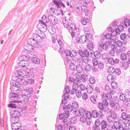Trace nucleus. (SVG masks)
I'll list each match as a JSON object with an SVG mask.
<instances>
[{"label":"nucleus","instance_id":"nucleus-1","mask_svg":"<svg viewBox=\"0 0 130 130\" xmlns=\"http://www.w3.org/2000/svg\"><path fill=\"white\" fill-rule=\"evenodd\" d=\"M111 42L108 41H106L104 44L102 43H99L98 49L101 51L107 50L111 46L112 50H117V48L116 47V45H114L113 44H111Z\"/></svg>","mask_w":130,"mask_h":130},{"label":"nucleus","instance_id":"nucleus-2","mask_svg":"<svg viewBox=\"0 0 130 130\" xmlns=\"http://www.w3.org/2000/svg\"><path fill=\"white\" fill-rule=\"evenodd\" d=\"M53 2L55 7L59 9L61 11V14L62 16L63 15V11L66 10V8L65 5L62 2H60L58 0H54Z\"/></svg>","mask_w":130,"mask_h":130},{"label":"nucleus","instance_id":"nucleus-3","mask_svg":"<svg viewBox=\"0 0 130 130\" xmlns=\"http://www.w3.org/2000/svg\"><path fill=\"white\" fill-rule=\"evenodd\" d=\"M35 98L34 97H31L30 98L28 95H20L18 96L17 97V101L19 103H21L22 102H28L29 100L31 101L30 100H35Z\"/></svg>","mask_w":130,"mask_h":130},{"label":"nucleus","instance_id":"nucleus-4","mask_svg":"<svg viewBox=\"0 0 130 130\" xmlns=\"http://www.w3.org/2000/svg\"><path fill=\"white\" fill-rule=\"evenodd\" d=\"M66 55L68 56H70L75 61H77L76 58V56L77 55V52L75 50H72L70 52L69 50H66L64 52Z\"/></svg>","mask_w":130,"mask_h":130},{"label":"nucleus","instance_id":"nucleus-5","mask_svg":"<svg viewBox=\"0 0 130 130\" xmlns=\"http://www.w3.org/2000/svg\"><path fill=\"white\" fill-rule=\"evenodd\" d=\"M119 98L117 97L113 98L109 101V103L110 106L111 107L117 108V106H119Z\"/></svg>","mask_w":130,"mask_h":130},{"label":"nucleus","instance_id":"nucleus-6","mask_svg":"<svg viewBox=\"0 0 130 130\" xmlns=\"http://www.w3.org/2000/svg\"><path fill=\"white\" fill-rule=\"evenodd\" d=\"M92 15L90 14H87L86 13L84 18H82L81 19V22L82 24L84 25H86L89 23L90 19L91 18Z\"/></svg>","mask_w":130,"mask_h":130},{"label":"nucleus","instance_id":"nucleus-7","mask_svg":"<svg viewBox=\"0 0 130 130\" xmlns=\"http://www.w3.org/2000/svg\"><path fill=\"white\" fill-rule=\"evenodd\" d=\"M86 111L84 108L81 107L79 108L78 112L76 110H74L73 113L76 117H80V116H85Z\"/></svg>","mask_w":130,"mask_h":130},{"label":"nucleus","instance_id":"nucleus-8","mask_svg":"<svg viewBox=\"0 0 130 130\" xmlns=\"http://www.w3.org/2000/svg\"><path fill=\"white\" fill-rule=\"evenodd\" d=\"M28 43H30L33 46L35 47H39V43L37 42L36 40L32 37V38H30L28 41Z\"/></svg>","mask_w":130,"mask_h":130},{"label":"nucleus","instance_id":"nucleus-9","mask_svg":"<svg viewBox=\"0 0 130 130\" xmlns=\"http://www.w3.org/2000/svg\"><path fill=\"white\" fill-rule=\"evenodd\" d=\"M29 63L28 61H22L18 62V65L20 67H21L23 69H27V67L29 66Z\"/></svg>","mask_w":130,"mask_h":130},{"label":"nucleus","instance_id":"nucleus-10","mask_svg":"<svg viewBox=\"0 0 130 130\" xmlns=\"http://www.w3.org/2000/svg\"><path fill=\"white\" fill-rule=\"evenodd\" d=\"M84 63L82 62H79V64L77 65L76 69V71L80 73L84 72Z\"/></svg>","mask_w":130,"mask_h":130},{"label":"nucleus","instance_id":"nucleus-11","mask_svg":"<svg viewBox=\"0 0 130 130\" xmlns=\"http://www.w3.org/2000/svg\"><path fill=\"white\" fill-rule=\"evenodd\" d=\"M88 57L83 56L82 57H80V58H79L78 59H77V61L78 62L81 61V62H82L83 63H85V64L88 63L89 60Z\"/></svg>","mask_w":130,"mask_h":130},{"label":"nucleus","instance_id":"nucleus-12","mask_svg":"<svg viewBox=\"0 0 130 130\" xmlns=\"http://www.w3.org/2000/svg\"><path fill=\"white\" fill-rule=\"evenodd\" d=\"M80 121L82 123H84L85 122H87V124L90 125L91 123V121H90L89 118H88V120H87V118L85 116H82L79 119Z\"/></svg>","mask_w":130,"mask_h":130},{"label":"nucleus","instance_id":"nucleus-13","mask_svg":"<svg viewBox=\"0 0 130 130\" xmlns=\"http://www.w3.org/2000/svg\"><path fill=\"white\" fill-rule=\"evenodd\" d=\"M20 86H11L10 89L12 91L13 93H19L21 91V89L19 88Z\"/></svg>","mask_w":130,"mask_h":130},{"label":"nucleus","instance_id":"nucleus-14","mask_svg":"<svg viewBox=\"0 0 130 130\" xmlns=\"http://www.w3.org/2000/svg\"><path fill=\"white\" fill-rule=\"evenodd\" d=\"M69 112L68 111H65L63 113H62L63 114V117H64L65 119L63 120L62 121L63 123H64L66 124L65 125H66V126H67L68 125L67 124H66L67 123V118L69 117L70 115Z\"/></svg>","mask_w":130,"mask_h":130},{"label":"nucleus","instance_id":"nucleus-15","mask_svg":"<svg viewBox=\"0 0 130 130\" xmlns=\"http://www.w3.org/2000/svg\"><path fill=\"white\" fill-rule=\"evenodd\" d=\"M26 93L25 94V95H28L30 98L31 97H34L32 96V93L33 92V89L32 88H27L26 90Z\"/></svg>","mask_w":130,"mask_h":130},{"label":"nucleus","instance_id":"nucleus-16","mask_svg":"<svg viewBox=\"0 0 130 130\" xmlns=\"http://www.w3.org/2000/svg\"><path fill=\"white\" fill-rule=\"evenodd\" d=\"M17 100L14 101L15 103H10L8 104V106L9 107L12 108H15L19 107L20 105V103H19L17 101Z\"/></svg>","mask_w":130,"mask_h":130},{"label":"nucleus","instance_id":"nucleus-17","mask_svg":"<svg viewBox=\"0 0 130 130\" xmlns=\"http://www.w3.org/2000/svg\"><path fill=\"white\" fill-rule=\"evenodd\" d=\"M17 73L16 74H15L14 77L16 79V80L18 82V80H20L22 79L23 78V76L21 74V72L20 71L19 72L18 71H17Z\"/></svg>","mask_w":130,"mask_h":130},{"label":"nucleus","instance_id":"nucleus-18","mask_svg":"<svg viewBox=\"0 0 130 130\" xmlns=\"http://www.w3.org/2000/svg\"><path fill=\"white\" fill-rule=\"evenodd\" d=\"M32 37L34 38L37 42H41L42 41V39L38 34H32Z\"/></svg>","mask_w":130,"mask_h":130},{"label":"nucleus","instance_id":"nucleus-19","mask_svg":"<svg viewBox=\"0 0 130 130\" xmlns=\"http://www.w3.org/2000/svg\"><path fill=\"white\" fill-rule=\"evenodd\" d=\"M79 33V29L78 27H77L72 31L71 35L72 37H73L75 36V35H78Z\"/></svg>","mask_w":130,"mask_h":130},{"label":"nucleus","instance_id":"nucleus-20","mask_svg":"<svg viewBox=\"0 0 130 130\" xmlns=\"http://www.w3.org/2000/svg\"><path fill=\"white\" fill-rule=\"evenodd\" d=\"M20 61H28L29 60V59L28 57L25 56H19L18 59Z\"/></svg>","mask_w":130,"mask_h":130},{"label":"nucleus","instance_id":"nucleus-21","mask_svg":"<svg viewBox=\"0 0 130 130\" xmlns=\"http://www.w3.org/2000/svg\"><path fill=\"white\" fill-rule=\"evenodd\" d=\"M121 116L122 119L124 120H128L130 118L129 115L127 114L126 112H122Z\"/></svg>","mask_w":130,"mask_h":130},{"label":"nucleus","instance_id":"nucleus-22","mask_svg":"<svg viewBox=\"0 0 130 130\" xmlns=\"http://www.w3.org/2000/svg\"><path fill=\"white\" fill-rule=\"evenodd\" d=\"M84 68V71H86V72L89 71L91 68V66L89 64L87 63L84 64L83 66Z\"/></svg>","mask_w":130,"mask_h":130},{"label":"nucleus","instance_id":"nucleus-23","mask_svg":"<svg viewBox=\"0 0 130 130\" xmlns=\"http://www.w3.org/2000/svg\"><path fill=\"white\" fill-rule=\"evenodd\" d=\"M10 115V120L12 124L17 123L18 122L19 120V118H16L14 116H12Z\"/></svg>","mask_w":130,"mask_h":130},{"label":"nucleus","instance_id":"nucleus-24","mask_svg":"<svg viewBox=\"0 0 130 130\" xmlns=\"http://www.w3.org/2000/svg\"><path fill=\"white\" fill-rule=\"evenodd\" d=\"M107 79L110 82H112L115 80L116 79V76L113 75L111 74H109L107 76Z\"/></svg>","mask_w":130,"mask_h":130},{"label":"nucleus","instance_id":"nucleus-25","mask_svg":"<svg viewBox=\"0 0 130 130\" xmlns=\"http://www.w3.org/2000/svg\"><path fill=\"white\" fill-rule=\"evenodd\" d=\"M72 108L71 109H73V112L74 110V109L76 110V109L78 107V105L77 102L76 101H74L72 102Z\"/></svg>","mask_w":130,"mask_h":130},{"label":"nucleus","instance_id":"nucleus-26","mask_svg":"<svg viewBox=\"0 0 130 130\" xmlns=\"http://www.w3.org/2000/svg\"><path fill=\"white\" fill-rule=\"evenodd\" d=\"M12 113L10 114V115H12V116L16 117V118H18L21 115L20 112L17 110L12 111Z\"/></svg>","mask_w":130,"mask_h":130},{"label":"nucleus","instance_id":"nucleus-27","mask_svg":"<svg viewBox=\"0 0 130 130\" xmlns=\"http://www.w3.org/2000/svg\"><path fill=\"white\" fill-rule=\"evenodd\" d=\"M75 10L77 12H79L82 10H83V11H85V12H87L89 11V10L87 9L84 8V9H83L82 6L80 5L77 7Z\"/></svg>","mask_w":130,"mask_h":130},{"label":"nucleus","instance_id":"nucleus-28","mask_svg":"<svg viewBox=\"0 0 130 130\" xmlns=\"http://www.w3.org/2000/svg\"><path fill=\"white\" fill-rule=\"evenodd\" d=\"M27 79L26 80L23 79H21L18 80V82L19 85L20 84L23 85H26L27 84Z\"/></svg>","mask_w":130,"mask_h":130},{"label":"nucleus","instance_id":"nucleus-29","mask_svg":"<svg viewBox=\"0 0 130 130\" xmlns=\"http://www.w3.org/2000/svg\"><path fill=\"white\" fill-rule=\"evenodd\" d=\"M24 48L25 50L27 51L31 50L33 49V46L30 44V43H28L25 44L24 46Z\"/></svg>","mask_w":130,"mask_h":130},{"label":"nucleus","instance_id":"nucleus-30","mask_svg":"<svg viewBox=\"0 0 130 130\" xmlns=\"http://www.w3.org/2000/svg\"><path fill=\"white\" fill-rule=\"evenodd\" d=\"M123 30V27L121 25H119L118 26V27L115 29V32L116 33H118V34H120V32Z\"/></svg>","mask_w":130,"mask_h":130},{"label":"nucleus","instance_id":"nucleus-31","mask_svg":"<svg viewBox=\"0 0 130 130\" xmlns=\"http://www.w3.org/2000/svg\"><path fill=\"white\" fill-rule=\"evenodd\" d=\"M116 117L110 115L108 116L107 118V121L109 122H113L115 120Z\"/></svg>","mask_w":130,"mask_h":130},{"label":"nucleus","instance_id":"nucleus-32","mask_svg":"<svg viewBox=\"0 0 130 130\" xmlns=\"http://www.w3.org/2000/svg\"><path fill=\"white\" fill-rule=\"evenodd\" d=\"M86 37L85 35H82L80 36V42L82 43H84L86 42L87 40Z\"/></svg>","mask_w":130,"mask_h":130},{"label":"nucleus","instance_id":"nucleus-33","mask_svg":"<svg viewBox=\"0 0 130 130\" xmlns=\"http://www.w3.org/2000/svg\"><path fill=\"white\" fill-rule=\"evenodd\" d=\"M18 124L17 123L12 124L11 125L12 128L13 130H18L20 129V126L19 127L18 125Z\"/></svg>","mask_w":130,"mask_h":130},{"label":"nucleus","instance_id":"nucleus-34","mask_svg":"<svg viewBox=\"0 0 130 130\" xmlns=\"http://www.w3.org/2000/svg\"><path fill=\"white\" fill-rule=\"evenodd\" d=\"M21 73L23 77L28 78L29 75L30 73L25 71H22Z\"/></svg>","mask_w":130,"mask_h":130},{"label":"nucleus","instance_id":"nucleus-35","mask_svg":"<svg viewBox=\"0 0 130 130\" xmlns=\"http://www.w3.org/2000/svg\"><path fill=\"white\" fill-rule=\"evenodd\" d=\"M54 18L55 17L54 16L51 14H49L46 20V22L48 23L52 22V20H54Z\"/></svg>","mask_w":130,"mask_h":130},{"label":"nucleus","instance_id":"nucleus-36","mask_svg":"<svg viewBox=\"0 0 130 130\" xmlns=\"http://www.w3.org/2000/svg\"><path fill=\"white\" fill-rule=\"evenodd\" d=\"M106 123L107 122L104 120H102L101 122V129L103 130L105 129L106 127Z\"/></svg>","mask_w":130,"mask_h":130},{"label":"nucleus","instance_id":"nucleus-37","mask_svg":"<svg viewBox=\"0 0 130 130\" xmlns=\"http://www.w3.org/2000/svg\"><path fill=\"white\" fill-rule=\"evenodd\" d=\"M86 89L87 92L89 93H91L93 91V89L92 87L90 85H88L87 86Z\"/></svg>","mask_w":130,"mask_h":130},{"label":"nucleus","instance_id":"nucleus-38","mask_svg":"<svg viewBox=\"0 0 130 130\" xmlns=\"http://www.w3.org/2000/svg\"><path fill=\"white\" fill-rule=\"evenodd\" d=\"M70 67L71 69L72 70H76L77 65H76L74 63L71 62L70 63Z\"/></svg>","mask_w":130,"mask_h":130},{"label":"nucleus","instance_id":"nucleus-39","mask_svg":"<svg viewBox=\"0 0 130 130\" xmlns=\"http://www.w3.org/2000/svg\"><path fill=\"white\" fill-rule=\"evenodd\" d=\"M125 105L128 107L130 106V98H127L123 102Z\"/></svg>","mask_w":130,"mask_h":130},{"label":"nucleus","instance_id":"nucleus-40","mask_svg":"<svg viewBox=\"0 0 130 130\" xmlns=\"http://www.w3.org/2000/svg\"><path fill=\"white\" fill-rule=\"evenodd\" d=\"M94 55L96 58L99 59L101 55L99 51H96L94 52Z\"/></svg>","mask_w":130,"mask_h":130},{"label":"nucleus","instance_id":"nucleus-41","mask_svg":"<svg viewBox=\"0 0 130 130\" xmlns=\"http://www.w3.org/2000/svg\"><path fill=\"white\" fill-rule=\"evenodd\" d=\"M15 80H12L10 83V85L12 86H19L18 82Z\"/></svg>","mask_w":130,"mask_h":130},{"label":"nucleus","instance_id":"nucleus-42","mask_svg":"<svg viewBox=\"0 0 130 130\" xmlns=\"http://www.w3.org/2000/svg\"><path fill=\"white\" fill-rule=\"evenodd\" d=\"M108 71L109 72L112 74H114L115 69L113 67L111 66L109 67L108 68Z\"/></svg>","mask_w":130,"mask_h":130},{"label":"nucleus","instance_id":"nucleus-43","mask_svg":"<svg viewBox=\"0 0 130 130\" xmlns=\"http://www.w3.org/2000/svg\"><path fill=\"white\" fill-rule=\"evenodd\" d=\"M91 101L94 104L96 103H97V96L96 97L94 96H91L90 98Z\"/></svg>","mask_w":130,"mask_h":130},{"label":"nucleus","instance_id":"nucleus-44","mask_svg":"<svg viewBox=\"0 0 130 130\" xmlns=\"http://www.w3.org/2000/svg\"><path fill=\"white\" fill-rule=\"evenodd\" d=\"M124 23L125 26L126 27L130 25V19L129 20L127 18L125 19L124 20Z\"/></svg>","mask_w":130,"mask_h":130},{"label":"nucleus","instance_id":"nucleus-45","mask_svg":"<svg viewBox=\"0 0 130 130\" xmlns=\"http://www.w3.org/2000/svg\"><path fill=\"white\" fill-rule=\"evenodd\" d=\"M32 60L35 63L38 64L39 63L40 60L39 58L37 57H33L32 58Z\"/></svg>","mask_w":130,"mask_h":130},{"label":"nucleus","instance_id":"nucleus-46","mask_svg":"<svg viewBox=\"0 0 130 130\" xmlns=\"http://www.w3.org/2000/svg\"><path fill=\"white\" fill-rule=\"evenodd\" d=\"M18 95L17 94L15 93H12L10 94L9 95H8V97L9 98H17V97H18Z\"/></svg>","mask_w":130,"mask_h":130},{"label":"nucleus","instance_id":"nucleus-47","mask_svg":"<svg viewBox=\"0 0 130 130\" xmlns=\"http://www.w3.org/2000/svg\"><path fill=\"white\" fill-rule=\"evenodd\" d=\"M118 124L117 125V127L118 129V130H125L122 125L119 123L118 122Z\"/></svg>","mask_w":130,"mask_h":130},{"label":"nucleus","instance_id":"nucleus-48","mask_svg":"<svg viewBox=\"0 0 130 130\" xmlns=\"http://www.w3.org/2000/svg\"><path fill=\"white\" fill-rule=\"evenodd\" d=\"M86 37L87 41L88 40L89 41H90L92 40V36L90 34L87 33L86 34Z\"/></svg>","mask_w":130,"mask_h":130},{"label":"nucleus","instance_id":"nucleus-49","mask_svg":"<svg viewBox=\"0 0 130 130\" xmlns=\"http://www.w3.org/2000/svg\"><path fill=\"white\" fill-rule=\"evenodd\" d=\"M120 57L121 59L124 60H126L127 59V55L124 53L121 54Z\"/></svg>","mask_w":130,"mask_h":130},{"label":"nucleus","instance_id":"nucleus-50","mask_svg":"<svg viewBox=\"0 0 130 130\" xmlns=\"http://www.w3.org/2000/svg\"><path fill=\"white\" fill-rule=\"evenodd\" d=\"M127 98L125 96V95L123 93L120 94L119 96V99L120 100L124 102V101H125Z\"/></svg>","mask_w":130,"mask_h":130},{"label":"nucleus","instance_id":"nucleus-51","mask_svg":"<svg viewBox=\"0 0 130 130\" xmlns=\"http://www.w3.org/2000/svg\"><path fill=\"white\" fill-rule=\"evenodd\" d=\"M90 50H88L86 49L84 50V56L89 57Z\"/></svg>","mask_w":130,"mask_h":130},{"label":"nucleus","instance_id":"nucleus-52","mask_svg":"<svg viewBox=\"0 0 130 130\" xmlns=\"http://www.w3.org/2000/svg\"><path fill=\"white\" fill-rule=\"evenodd\" d=\"M115 45H116V46L119 47H122L123 43L122 42L120 41H116Z\"/></svg>","mask_w":130,"mask_h":130},{"label":"nucleus","instance_id":"nucleus-53","mask_svg":"<svg viewBox=\"0 0 130 130\" xmlns=\"http://www.w3.org/2000/svg\"><path fill=\"white\" fill-rule=\"evenodd\" d=\"M125 130H130V123L127 122L124 125Z\"/></svg>","mask_w":130,"mask_h":130},{"label":"nucleus","instance_id":"nucleus-54","mask_svg":"<svg viewBox=\"0 0 130 130\" xmlns=\"http://www.w3.org/2000/svg\"><path fill=\"white\" fill-rule=\"evenodd\" d=\"M98 113L95 110H93L92 114H91V116L93 117V118H95L98 117Z\"/></svg>","mask_w":130,"mask_h":130},{"label":"nucleus","instance_id":"nucleus-55","mask_svg":"<svg viewBox=\"0 0 130 130\" xmlns=\"http://www.w3.org/2000/svg\"><path fill=\"white\" fill-rule=\"evenodd\" d=\"M87 47L90 50L93 49L94 47V46L92 42H89L88 43L87 45Z\"/></svg>","mask_w":130,"mask_h":130},{"label":"nucleus","instance_id":"nucleus-56","mask_svg":"<svg viewBox=\"0 0 130 130\" xmlns=\"http://www.w3.org/2000/svg\"><path fill=\"white\" fill-rule=\"evenodd\" d=\"M120 74L121 71L119 69L116 68L115 69V71H114V74L115 75L116 74L117 75H120Z\"/></svg>","mask_w":130,"mask_h":130},{"label":"nucleus","instance_id":"nucleus-57","mask_svg":"<svg viewBox=\"0 0 130 130\" xmlns=\"http://www.w3.org/2000/svg\"><path fill=\"white\" fill-rule=\"evenodd\" d=\"M104 106L102 103L100 102L98 103V107L101 110H102V109L104 107Z\"/></svg>","mask_w":130,"mask_h":130},{"label":"nucleus","instance_id":"nucleus-58","mask_svg":"<svg viewBox=\"0 0 130 130\" xmlns=\"http://www.w3.org/2000/svg\"><path fill=\"white\" fill-rule=\"evenodd\" d=\"M111 85L113 89H115L118 86V85L116 82H112L111 83Z\"/></svg>","mask_w":130,"mask_h":130},{"label":"nucleus","instance_id":"nucleus-59","mask_svg":"<svg viewBox=\"0 0 130 130\" xmlns=\"http://www.w3.org/2000/svg\"><path fill=\"white\" fill-rule=\"evenodd\" d=\"M75 94L76 96L78 98H80L81 96V92L80 90H77V91Z\"/></svg>","mask_w":130,"mask_h":130},{"label":"nucleus","instance_id":"nucleus-60","mask_svg":"<svg viewBox=\"0 0 130 130\" xmlns=\"http://www.w3.org/2000/svg\"><path fill=\"white\" fill-rule=\"evenodd\" d=\"M106 98L109 101L111 100V99H112V97L111 94L109 92L108 93H107L106 94Z\"/></svg>","mask_w":130,"mask_h":130},{"label":"nucleus","instance_id":"nucleus-61","mask_svg":"<svg viewBox=\"0 0 130 130\" xmlns=\"http://www.w3.org/2000/svg\"><path fill=\"white\" fill-rule=\"evenodd\" d=\"M98 60L95 58H93L92 60V63L93 66H97L98 64Z\"/></svg>","mask_w":130,"mask_h":130},{"label":"nucleus","instance_id":"nucleus-62","mask_svg":"<svg viewBox=\"0 0 130 130\" xmlns=\"http://www.w3.org/2000/svg\"><path fill=\"white\" fill-rule=\"evenodd\" d=\"M82 97L84 100H86L88 98V95L86 93L84 92L82 94Z\"/></svg>","mask_w":130,"mask_h":130},{"label":"nucleus","instance_id":"nucleus-63","mask_svg":"<svg viewBox=\"0 0 130 130\" xmlns=\"http://www.w3.org/2000/svg\"><path fill=\"white\" fill-rule=\"evenodd\" d=\"M63 23L65 27L68 28L69 27V23L67 20L65 19L63 21Z\"/></svg>","mask_w":130,"mask_h":130},{"label":"nucleus","instance_id":"nucleus-64","mask_svg":"<svg viewBox=\"0 0 130 130\" xmlns=\"http://www.w3.org/2000/svg\"><path fill=\"white\" fill-rule=\"evenodd\" d=\"M98 68L100 69H103L104 67V64L103 62L101 61H99L98 64Z\"/></svg>","mask_w":130,"mask_h":130}]
</instances>
